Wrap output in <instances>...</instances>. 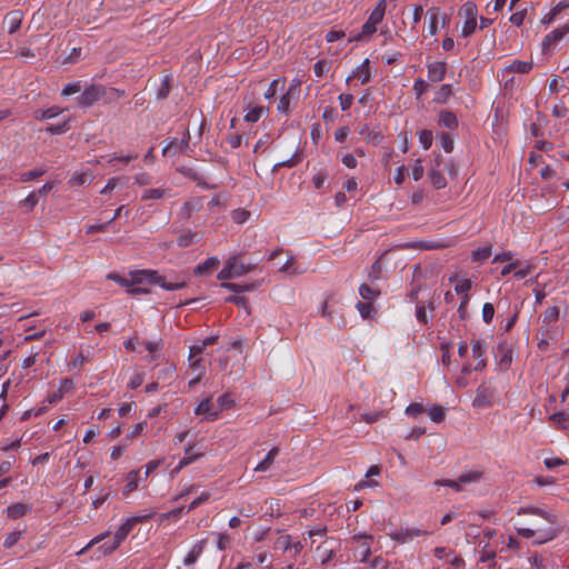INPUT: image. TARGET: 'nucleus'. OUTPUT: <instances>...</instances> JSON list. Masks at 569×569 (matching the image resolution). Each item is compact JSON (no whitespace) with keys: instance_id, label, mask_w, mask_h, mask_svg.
Wrapping results in <instances>:
<instances>
[{"instance_id":"1","label":"nucleus","mask_w":569,"mask_h":569,"mask_svg":"<svg viewBox=\"0 0 569 569\" xmlns=\"http://www.w3.org/2000/svg\"><path fill=\"white\" fill-rule=\"evenodd\" d=\"M108 280L117 282L119 286L127 289L133 284H157L167 291H176L183 289L188 286V279L179 276H162L156 270L143 269L134 270L129 273V277L120 276L117 272H109L106 277Z\"/></svg>"},{"instance_id":"2","label":"nucleus","mask_w":569,"mask_h":569,"mask_svg":"<svg viewBox=\"0 0 569 569\" xmlns=\"http://www.w3.org/2000/svg\"><path fill=\"white\" fill-rule=\"evenodd\" d=\"M517 515H535L545 520L546 525L540 526L539 523H535L533 528L529 527H519L517 528V533L525 538L531 539L536 538L535 542L538 545L546 543L551 541L557 536V530L555 525L557 522V518L555 515L533 506L520 507L517 510Z\"/></svg>"},{"instance_id":"3","label":"nucleus","mask_w":569,"mask_h":569,"mask_svg":"<svg viewBox=\"0 0 569 569\" xmlns=\"http://www.w3.org/2000/svg\"><path fill=\"white\" fill-rule=\"evenodd\" d=\"M373 536L366 532H359L346 540V546L352 552L353 558L359 562H366L371 556Z\"/></svg>"},{"instance_id":"4","label":"nucleus","mask_w":569,"mask_h":569,"mask_svg":"<svg viewBox=\"0 0 569 569\" xmlns=\"http://www.w3.org/2000/svg\"><path fill=\"white\" fill-rule=\"evenodd\" d=\"M256 266L253 263H243L238 261V256L230 257L224 267L219 271L217 278L221 281H227L233 278H239L244 276L251 271H253Z\"/></svg>"},{"instance_id":"5","label":"nucleus","mask_w":569,"mask_h":569,"mask_svg":"<svg viewBox=\"0 0 569 569\" xmlns=\"http://www.w3.org/2000/svg\"><path fill=\"white\" fill-rule=\"evenodd\" d=\"M450 19L439 7H430L426 13V22L428 36H436L439 28H445L449 23Z\"/></svg>"},{"instance_id":"6","label":"nucleus","mask_w":569,"mask_h":569,"mask_svg":"<svg viewBox=\"0 0 569 569\" xmlns=\"http://www.w3.org/2000/svg\"><path fill=\"white\" fill-rule=\"evenodd\" d=\"M497 391L487 382H482L476 390L472 406L478 409L489 408L493 405Z\"/></svg>"},{"instance_id":"7","label":"nucleus","mask_w":569,"mask_h":569,"mask_svg":"<svg viewBox=\"0 0 569 569\" xmlns=\"http://www.w3.org/2000/svg\"><path fill=\"white\" fill-rule=\"evenodd\" d=\"M428 532L426 530H422V529H419V528H398V529H395L392 531H390L389 533H387V536L393 540L395 542L397 543H400V545H405V543H409L411 542L412 540H415L416 538H419V537H422V536H427Z\"/></svg>"},{"instance_id":"8","label":"nucleus","mask_w":569,"mask_h":569,"mask_svg":"<svg viewBox=\"0 0 569 569\" xmlns=\"http://www.w3.org/2000/svg\"><path fill=\"white\" fill-rule=\"evenodd\" d=\"M104 94V88L101 84H90L78 98V104L83 108L91 107Z\"/></svg>"},{"instance_id":"9","label":"nucleus","mask_w":569,"mask_h":569,"mask_svg":"<svg viewBox=\"0 0 569 569\" xmlns=\"http://www.w3.org/2000/svg\"><path fill=\"white\" fill-rule=\"evenodd\" d=\"M152 513L128 518L116 531L113 538L121 545L132 529L138 525L148 521Z\"/></svg>"},{"instance_id":"10","label":"nucleus","mask_w":569,"mask_h":569,"mask_svg":"<svg viewBox=\"0 0 569 569\" xmlns=\"http://www.w3.org/2000/svg\"><path fill=\"white\" fill-rule=\"evenodd\" d=\"M482 473L480 471H470L461 475L457 480H437L436 486H445L460 491L465 485L477 482L480 480Z\"/></svg>"},{"instance_id":"11","label":"nucleus","mask_w":569,"mask_h":569,"mask_svg":"<svg viewBox=\"0 0 569 569\" xmlns=\"http://www.w3.org/2000/svg\"><path fill=\"white\" fill-rule=\"evenodd\" d=\"M569 33V22L565 23L563 26L556 28L551 32L545 36L542 40V51L548 52L552 48L557 46L559 41L563 39V37Z\"/></svg>"},{"instance_id":"12","label":"nucleus","mask_w":569,"mask_h":569,"mask_svg":"<svg viewBox=\"0 0 569 569\" xmlns=\"http://www.w3.org/2000/svg\"><path fill=\"white\" fill-rule=\"evenodd\" d=\"M471 352L475 359L476 370H483L487 366V343L481 339H473L471 341Z\"/></svg>"},{"instance_id":"13","label":"nucleus","mask_w":569,"mask_h":569,"mask_svg":"<svg viewBox=\"0 0 569 569\" xmlns=\"http://www.w3.org/2000/svg\"><path fill=\"white\" fill-rule=\"evenodd\" d=\"M353 78H358L361 84H367L372 79V72L370 69V60L365 59L347 78L346 82L349 83Z\"/></svg>"},{"instance_id":"14","label":"nucleus","mask_w":569,"mask_h":569,"mask_svg":"<svg viewBox=\"0 0 569 569\" xmlns=\"http://www.w3.org/2000/svg\"><path fill=\"white\" fill-rule=\"evenodd\" d=\"M428 68V79L431 82H440L445 79L447 72V64L442 61H435L427 66Z\"/></svg>"},{"instance_id":"15","label":"nucleus","mask_w":569,"mask_h":569,"mask_svg":"<svg viewBox=\"0 0 569 569\" xmlns=\"http://www.w3.org/2000/svg\"><path fill=\"white\" fill-rule=\"evenodd\" d=\"M202 233L198 231H192L191 229H183L180 231V234L177 239V244L180 248H187L193 243H197L201 240Z\"/></svg>"},{"instance_id":"16","label":"nucleus","mask_w":569,"mask_h":569,"mask_svg":"<svg viewBox=\"0 0 569 569\" xmlns=\"http://www.w3.org/2000/svg\"><path fill=\"white\" fill-rule=\"evenodd\" d=\"M22 22V13L19 10H13L7 13L3 18V26L10 34L17 32Z\"/></svg>"},{"instance_id":"17","label":"nucleus","mask_w":569,"mask_h":569,"mask_svg":"<svg viewBox=\"0 0 569 569\" xmlns=\"http://www.w3.org/2000/svg\"><path fill=\"white\" fill-rule=\"evenodd\" d=\"M198 416H206L208 420L213 421L219 416V410L213 409L210 398L202 400L194 410Z\"/></svg>"},{"instance_id":"18","label":"nucleus","mask_w":569,"mask_h":569,"mask_svg":"<svg viewBox=\"0 0 569 569\" xmlns=\"http://www.w3.org/2000/svg\"><path fill=\"white\" fill-rule=\"evenodd\" d=\"M203 456V452H193V446H188L184 449V456L178 463V466L172 470L173 473L179 472L184 467L196 462L198 459H200Z\"/></svg>"},{"instance_id":"19","label":"nucleus","mask_w":569,"mask_h":569,"mask_svg":"<svg viewBox=\"0 0 569 569\" xmlns=\"http://www.w3.org/2000/svg\"><path fill=\"white\" fill-rule=\"evenodd\" d=\"M359 133L365 138V140L372 144L379 146L382 143L385 137L379 130H371L369 124H363L359 131Z\"/></svg>"},{"instance_id":"20","label":"nucleus","mask_w":569,"mask_h":569,"mask_svg":"<svg viewBox=\"0 0 569 569\" xmlns=\"http://www.w3.org/2000/svg\"><path fill=\"white\" fill-rule=\"evenodd\" d=\"M202 209V200L200 198H196L189 201H186L180 209L179 216L181 219H190L192 213L198 212Z\"/></svg>"},{"instance_id":"21","label":"nucleus","mask_w":569,"mask_h":569,"mask_svg":"<svg viewBox=\"0 0 569 569\" xmlns=\"http://www.w3.org/2000/svg\"><path fill=\"white\" fill-rule=\"evenodd\" d=\"M206 543H207V540L206 539H201L199 541H197L191 550L187 553V556L184 557L183 559V565L184 566H191L193 563H196V561L198 560V558L201 556V553L203 552L204 550V547H206Z\"/></svg>"},{"instance_id":"22","label":"nucleus","mask_w":569,"mask_h":569,"mask_svg":"<svg viewBox=\"0 0 569 569\" xmlns=\"http://www.w3.org/2000/svg\"><path fill=\"white\" fill-rule=\"evenodd\" d=\"M220 264V260L217 257H210L204 261L200 262L194 269L193 273L196 276H204L210 273L212 270L217 269Z\"/></svg>"},{"instance_id":"23","label":"nucleus","mask_w":569,"mask_h":569,"mask_svg":"<svg viewBox=\"0 0 569 569\" xmlns=\"http://www.w3.org/2000/svg\"><path fill=\"white\" fill-rule=\"evenodd\" d=\"M279 448L278 447H273L272 449L269 450V452L266 455V457L263 458L262 461H260L256 467H254V471L256 472H264V471H268L271 466L273 465L276 458L279 456Z\"/></svg>"},{"instance_id":"24","label":"nucleus","mask_w":569,"mask_h":569,"mask_svg":"<svg viewBox=\"0 0 569 569\" xmlns=\"http://www.w3.org/2000/svg\"><path fill=\"white\" fill-rule=\"evenodd\" d=\"M32 510V506L28 503H13L7 508V516L11 519H19Z\"/></svg>"},{"instance_id":"25","label":"nucleus","mask_w":569,"mask_h":569,"mask_svg":"<svg viewBox=\"0 0 569 569\" xmlns=\"http://www.w3.org/2000/svg\"><path fill=\"white\" fill-rule=\"evenodd\" d=\"M189 147V139H182L178 141L173 139L168 146H166L162 150L163 156H176L177 153H181Z\"/></svg>"},{"instance_id":"26","label":"nucleus","mask_w":569,"mask_h":569,"mask_svg":"<svg viewBox=\"0 0 569 569\" xmlns=\"http://www.w3.org/2000/svg\"><path fill=\"white\" fill-rule=\"evenodd\" d=\"M387 10V1L380 0L375 6L373 10L369 14V18L367 19L369 22L378 27V24L383 20L385 14Z\"/></svg>"},{"instance_id":"27","label":"nucleus","mask_w":569,"mask_h":569,"mask_svg":"<svg viewBox=\"0 0 569 569\" xmlns=\"http://www.w3.org/2000/svg\"><path fill=\"white\" fill-rule=\"evenodd\" d=\"M140 473H141L140 469L131 470L130 472H128L127 483L122 490L123 496H128L129 493H131L132 491H134L138 488L139 480L141 478Z\"/></svg>"},{"instance_id":"28","label":"nucleus","mask_w":569,"mask_h":569,"mask_svg":"<svg viewBox=\"0 0 569 569\" xmlns=\"http://www.w3.org/2000/svg\"><path fill=\"white\" fill-rule=\"evenodd\" d=\"M298 98L299 97H297L295 94H290V92L287 91L284 94L281 96V98L279 100V103L277 107L278 112H280L284 116H288L291 112L292 101L298 100Z\"/></svg>"},{"instance_id":"29","label":"nucleus","mask_w":569,"mask_h":569,"mask_svg":"<svg viewBox=\"0 0 569 569\" xmlns=\"http://www.w3.org/2000/svg\"><path fill=\"white\" fill-rule=\"evenodd\" d=\"M439 123L446 128L455 129L458 127V119L451 111L443 110L440 112Z\"/></svg>"},{"instance_id":"30","label":"nucleus","mask_w":569,"mask_h":569,"mask_svg":"<svg viewBox=\"0 0 569 569\" xmlns=\"http://www.w3.org/2000/svg\"><path fill=\"white\" fill-rule=\"evenodd\" d=\"M170 196V190L161 189V188H152V189H146L142 192L141 199L142 200H158L163 197Z\"/></svg>"},{"instance_id":"31","label":"nucleus","mask_w":569,"mask_h":569,"mask_svg":"<svg viewBox=\"0 0 569 569\" xmlns=\"http://www.w3.org/2000/svg\"><path fill=\"white\" fill-rule=\"evenodd\" d=\"M459 14L465 17L466 20L477 21V6L473 2L468 1L463 3L462 7L460 8Z\"/></svg>"},{"instance_id":"32","label":"nucleus","mask_w":569,"mask_h":569,"mask_svg":"<svg viewBox=\"0 0 569 569\" xmlns=\"http://www.w3.org/2000/svg\"><path fill=\"white\" fill-rule=\"evenodd\" d=\"M550 421L559 429H567L569 427V412H556L552 416H550Z\"/></svg>"},{"instance_id":"33","label":"nucleus","mask_w":569,"mask_h":569,"mask_svg":"<svg viewBox=\"0 0 569 569\" xmlns=\"http://www.w3.org/2000/svg\"><path fill=\"white\" fill-rule=\"evenodd\" d=\"M292 540L290 535H282L274 541V549L289 553L291 552Z\"/></svg>"},{"instance_id":"34","label":"nucleus","mask_w":569,"mask_h":569,"mask_svg":"<svg viewBox=\"0 0 569 569\" xmlns=\"http://www.w3.org/2000/svg\"><path fill=\"white\" fill-rule=\"evenodd\" d=\"M221 287L227 289V290H229V291L236 292V293H241V292H246V291H252V290L256 289V284L254 283L239 284V283L226 282V281H223L221 283Z\"/></svg>"},{"instance_id":"35","label":"nucleus","mask_w":569,"mask_h":569,"mask_svg":"<svg viewBox=\"0 0 569 569\" xmlns=\"http://www.w3.org/2000/svg\"><path fill=\"white\" fill-rule=\"evenodd\" d=\"M268 112V109L261 106L252 107L248 110L244 116V121L247 122H257L264 113Z\"/></svg>"},{"instance_id":"36","label":"nucleus","mask_w":569,"mask_h":569,"mask_svg":"<svg viewBox=\"0 0 569 569\" xmlns=\"http://www.w3.org/2000/svg\"><path fill=\"white\" fill-rule=\"evenodd\" d=\"M492 253V246L488 244L482 248H479L475 251H472L471 260L473 262H483L487 260Z\"/></svg>"},{"instance_id":"37","label":"nucleus","mask_w":569,"mask_h":569,"mask_svg":"<svg viewBox=\"0 0 569 569\" xmlns=\"http://www.w3.org/2000/svg\"><path fill=\"white\" fill-rule=\"evenodd\" d=\"M508 69L517 73H528L532 69V62L515 60L510 63Z\"/></svg>"},{"instance_id":"38","label":"nucleus","mask_w":569,"mask_h":569,"mask_svg":"<svg viewBox=\"0 0 569 569\" xmlns=\"http://www.w3.org/2000/svg\"><path fill=\"white\" fill-rule=\"evenodd\" d=\"M371 302L372 301H359L356 306L363 319L372 318L373 315L376 313V309L373 308Z\"/></svg>"},{"instance_id":"39","label":"nucleus","mask_w":569,"mask_h":569,"mask_svg":"<svg viewBox=\"0 0 569 569\" xmlns=\"http://www.w3.org/2000/svg\"><path fill=\"white\" fill-rule=\"evenodd\" d=\"M120 547V543L112 538V540L104 541L102 545H100L97 549V552L100 556H107L112 553L114 550H117Z\"/></svg>"},{"instance_id":"40","label":"nucleus","mask_w":569,"mask_h":569,"mask_svg":"<svg viewBox=\"0 0 569 569\" xmlns=\"http://www.w3.org/2000/svg\"><path fill=\"white\" fill-rule=\"evenodd\" d=\"M359 295L366 301H373L376 298H378L380 292L378 290L371 288L370 286L362 283L359 287Z\"/></svg>"},{"instance_id":"41","label":"nucleus","mask_w":569,"mask_h":569,"mask_svg":"<svg viewBox=\"0 0 569 569\" xmlns=\"http://www.w3.org/2000/svg\"><path fill=\"white\" fill-rule=\"evenodd\" d=\"M110 532H102L94 538H92L81 550L77 552L78 556L86 555L93 546L104 541L109 537Z\"/></svg>"},{"instance_id":"42","label":"nucleus","mask_w":569,"mask_h":569,"mask_svg":"<svg viewBox=\"0 0 569 569\" xmlns=\"http://www.w3.org/2000/svg\"><path fill=\"white\" fill-rule=\"evenodd\" d=\"M428 416L430 417L431 421L440 423L446 418V409L436 405L428 410Z\"/></svg>"},{"instance_id":"43","label":"nucleus","mask_w":569,"mask_h":569,"mask_svg":"<svg viewBox=\"0 0 569 569\" xmlns=\"http://www.w3.org/2000/svg\"><path fill=\"white\" fill-rule=\"evenodd\" d=\"M418 139H419L420 146L425 150H428L432 146V141H433L432 131L431 130H427V129L420 130L418 132Z\"/></svg>"},{"instance_id":"44","label":"nucleus","mask_w":569,"mask_h":569,"mask_svg":"<svg viewBox=\"0 0 569 569\" xmlns=\"http://www.w3.org/2000/svg\"><path fill=\"white\" fill-rule=\"evenodd\" d=\"M326 545L327 541L317 548L322 565H327L335 556L332 548H328Z\"/></svg>"},{"instance_id":"45","label":"nucleus","mask_w":569,"mask_h":569,"mask_svg":"<svg viewBox=\"0 0 569 569\" xmlns=\"http://www.w3.org/2000/svg\"><path fill=\"white\" fill-rule=\"evenodd\" d=\"M171 86H170V78L168 76L163 77L161 79V84L157 90L156 98L158 100H163L169 96Z\"/></svg>"},{"instance_id":"46","label":"nucleus","mask_w":569,"mask_h":569,"mask_svg":"<svg viewBox=\"0 0 569 569\" xmlns=\"http://www.w3.org/2000/svg\"><path fill=\"white\" fill-rule=\"evenodd\" d=\"M428 177L432 186L437 189H442L447 186L446 178L437 170H431Z\"/></svg>"},{"instance_id":"47","label":"nucleus","mask_w":569,"mask_h":569,"mask_svg":"<svg viewBox=\"0 0 569 569\" xmlns=\"http://www.w3.org/2000/svg\"><path fill=\"white\" fill-rule=\"evenodd\" d=\"M376 31L377 27L367 20L361 27V32L355 36L352 39L356 41H360L365 38L372 36Z\"/></svg>"},{"instance_id":"48","label":"nucleus","mask_w":569,"mask_h":569,"mask_svg":"<svg viewBox=\"0 0 569 569\" xmlns=\"http://www.w3.org/2000/svg\"><path fill=\"white\" fill-rule=\"evenodd\" d=\"M47 172V169H33L27 172H22L19 177L21 182H29L42 177Z\"/></svg>"},{"instance_id":"49","label":"nucleus","mask_w":569,"mask_h":569,"mask_svg":"<svg viewBox=\"0 0 569 569\" xmlns=\"http://www.w3.org/2000/svg\"><path fill=\"white\" fill-rule=\"evenodd\" d=\"M306 268H299L293 264L292 257L289 258L286 263L280 268L281 272L288 273V274H300L305 272Z\"/></svg>"},{"instance_id":"50","label":"nucleus","mask_w":569,"mask_h":569,"mask_svg":"<svg viewBox=\"0 0 569 569\" xmlns=\"http://www.w3.org/2000/svg\"><path fill=\"white\" fill-rule=\"evenodd\" d=\"M559 308L556 306L549 307L543 312V322L550 325L559 319Z\"/></svg>"},{"instance_id":"51","label":"nucleus","mask_w":569,"mask_h":569,"mask_svg":"<svg viewBox=\"0 0 569 569\" xmlns=\"http://www.w3.org/2000/svg\"><path fill=\"white\" fill-rule=\"evenodd\" d=\"M472 282L470 279H459L455 286V290L458 295H468V291L471 289Z\"/></svg>"},{"instance_id":"52","label":"nucleus","mask_w":569,"mask_h":569,"mask_svg":"<svg viewBox=\"0 0 569 569\" xmlns=\"http://www.w3.org/2000/svg\"><path fill=\"white\" fill-rule=\"evenodd\" d=\"M217 403H218L217 410H219V412H220L222 410L231 408L234 403V400L231 397V395L224 393L218 398Z\"/></svg>"},{"instance_id":"53","label":"nucleus","mask_w":569,"mask_h":569,"mask_svg":"<svg viewBox=\"0 0 569 569\" xmlns=\"http://www.w3.org/2000/svg\"><path fill=\"white\" fill-rule=\"evenodd\" d=\"M23 531H12L4 538L3 547L4 548H11L13 547L21 538H22Z\"/></svg>"},{"instance_id":"54","label":"nucleus","mask_w":569,"mask_h":569,"mask_svg":"<svg viewBox=\"0 0 569 569\" xmlns=\"http://www.w3.org/2000/svg\"><path fill=\"white\" fill-rule=\"evenodd\" d=\"M495 316V307L490 302L482 306V320L485 323L490 325Z\"/></svg>"},{"instance_id":"55","label":"nucleus","mask_w":569,"mask_h":569,"mask_svg":"<svg viewBox=\"0 0 569 569\" xmlns=\"http://www.w3.org/2000/svg\"><path fill=\"white\" fill-rule=\"evenodd\" d=\"M440 144H441V148L446 151V152H451L453 150V138L450 133H447V132H443L440 134Z\"/></svg>"},{"instance_id":"56","label":"nucleus","mask_w":569,"mask_h":569,"mask_svg":"<svg viewBox=\"0 0 569 569\" xmlns=\"http://www.w3.org/2000/svg\"><path fill=\"white\" fill-rule=\"evenodd\" d=\"M330 63L326 60H319L313 66L316 77L322 78L329 70Z\"/></svg>"},{"instance_id":"57","label":"nucleus","mask_w":569,"mask_h":569,"mask_svg":"<svg viewBox=\"0 0 569 569\" xmlns=\"http://www.w3.org/2000/svg\"><path fill=\"white\" fill-rule=\"evenodd\" d=\"M81 89H82V86H81L80 81L70 82L63 87L61 94L64 97H68V96L80 92Z\"/></svg>"},{"instance_id":"58","label":"nucleus","mask_w":569,"mask_h":569,"mask_svg":"<svg viewBox=\"0 0 569 569\" xmlns=\"http://www.w3.org/2000/svg\"><path fill=\"white\" fill-rule=\"evenodd\" d=\"M182 512H183V507L176 508V509H172V510H170L168 512L161 513L160 517H159L160 522H163V521L169 520V519L178 520V519L181 518Z\"/></svg>"},{"instance_id":"59","label":"nucleus","mask_w":569,"mask_h":569,"mask_svg":"<svg viewBox=\"0 0 569 569\" xmlns=\"http://www.w3.org/2000/svg\"><path fill=\"white\" fill-rule=\"evenodd\" d=\"M301 158L297 154L292 156L290 159L288 160H284V161H281V162H278L273 166V171H277L279 170L280 168H293L295 166H297L299 162H300Z\"/></svg>"},{"instance_id":"60","label":"nucleus","mask_w":569,"mask_h":569,"mask_svg":"<svg viewBox=\"0 0 569 569\" xmlns=\"http://www.w3.org/2000/svg\"><path fill=\"white\" fill-rule=\"evenodd\" d=\"M63 110L59 107H50L46 110H42L40 116H38L39 119L41 120H46V119H52L57 116H59Z\"/></svg>"},{"instance_id":"61","label":"nucleus","mask_w":569,"mask_h":569,"mask_svg":"<svg viewBox=\"0 0 569 569\" xmlns=\"http://www.w3.org/2000/svg\"><path fill=\"white\" fill-rule=\"evenodd\" d=\"M250 217L249 211L244 209H237L232 212V220L236 223L242 224L244 223Z\"/></svg>"},{"instance_id":"62","label":"nucleus","mask_w":569,"mask_h":569,"mask_svg":"<svg viewBox=\"0 0 569 569\" xmlns=\"http://www.w3.org/2000/svg\"><path fill=\"white\" fill-rule=\"evenodd\" d=\"M477 29V21L472 20H465V23L462 26L461 30V37L468 38L470 37Z\"/></svg>"},{"instance_id":"63","label":"nucleus","mask_w":569,"mask_h":569,"mask_svg":"<svg viewBox=\"0 0 569 569\" xmlns=\"http://www.w3.org/2000/svg\"><path fill=\"white\" fill-rule=\"evenodd\" d=\"M69 129H70V126H69L68 121H63L61 123L49 126L47 130L52 134H61V133L67 132Z\"/></svg>"},{"instance_id":"64","label":"nucleus","mask_w":569,"mask_h":569,"mask_svg":"<svg viewBox=\"0 0 569 569\" xmlns=\"http://www.w3.org/2000/svg\"><path fill=\"white\" fill-rule=\"evenodd\" d=\"M338 99H339L340 108L343 111L349 110L353 103V96L351 93H342L339 96Z\"/></svg>"}]
</instances>
